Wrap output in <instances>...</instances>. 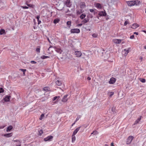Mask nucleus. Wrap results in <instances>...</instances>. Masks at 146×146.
I'll list each match as a JSON object with an SVG mask.
<instances>
[{
  "instance_id": "a19ab883",
  "label": "nucleus",
  "mask_w": 146,
  "mask_h": 146,
  "mask_svg": "<svg viewBox=\"0 0 146 146\" xmlns=\"http://www.w3.org/2000/svg\"><path fill=\"white\" fill-rule=\"evenodd\" d=\"M93 16L91 14H89V15L87 16V17L88 18H93Z\"/></svg>"
},
{
  "instance_id": "4c0bfd02",
  "label": "nucleus",
  "mask_w": 146,
  "mask_h": 146,
  "mask_svg": "<svg viewBox=\"0 0 146 146\" xmlns=\"http://www.w3.org/2000/svg\"><path fill=\"white\" fill-rule=\"evenodd\" d=\"M44 114H42L40 115V117L39 118V119L41 120L42 119L43 117H44Z\"/></svg>"
},
{
  "instance_id": "5fc2aeb1",
  "label": "nucleus",
  "mask_w": 146,
  "mask_h": 146,
  "mask_svg": "<svg viewBox=\"0 0 146 146\" xmlns=\"http://www.w3.org/2000/svg\"><path fill=\"white\" fill-rule=\"evenodd\" d=\"M76 121H75L74 123H73L72 124V126H73L74 124H75V123H76Z\"/></svg>"
},
{
  "instance_id": "6e6d98bb",
  "label": "nucleus",
  "mask_w": 146,
  "mask_h": 146,
  "mask_svg": "<svg viewBox=\"0 0 146 146\" xmlns=\"http://www.w3.org/2000/svg\"><path fill=\"white\" fill-rule=\"evenodd\" d=\"M87 79L88 80H91V78L90 77H88L87 78Z\"/></svg>"
},
{
  "instance_id": "a18cd8bd",
  "label": "nucleus",
  "mask_w": 146,
  "mask_h": 146,
  "mask_svg": "<svg viewBox=\"0 0 146 146\" xmlns=\"http://www.w3.org/2000/svg\"><path fill=\"white\" fill-rule=\"evenodd\" d=\"M4 89L2 88H0V93L3 92H4Z\"/></svg>"
},
{
  "instance_id": "f3484780",
  "label": "nucleus",
  "mask_w": 146,
  "mask_h": 146,
  "mask_svg": "<svg viewBox=\"0 0 146 146\" xmlns=\"http://www.w3.org/2000/svg\"><path fill=\"white\" fill-rule=\"evenodd\" d=\"M55 50L58 53H59L60 54H61L62 52H63L62 50L60 48H55Z\"/></svg>"
},
{
  "instance_id": "0e129e2a",
  "label": "nucleus",
  "mask_w": 146,
  "mask_h": 146,
  "mask_svg": "<svg viewBox=\"0 0 146 146\" xmlns=\"http://www.w3.org/2000/svg\"><path fill=\"white\" fill-rule=\"evenodd\" d=\"M113 108H112L111 109V110L112 111H113Z\"/></svg>"
},
{
  "instance_id": "ea45409f",
  "label": "nucleus",
  "mask_w": 146,
  "mask_h": 146,
  "mask_svg": "<svg viewBox=\"0 0 146 146\" xmlns=\"http://www.w3.org/2000/svg\"><path fill=\"white\" fill-rule=\"evenodd\" d=\"M38 132L40 135L43 133V131L42 129H40V130L38 131Z\"/></svg>"
},
{
  "instance_id": "58836bf2",
  "label": "nucleus",
  "mask_w": 146,
  "mask_h": 146,
  "mask_svg": "<svg viewBox=\"0 0 146 146\" xmlns=\"http://www.w3.org/2000/svg\"><path fill=\"white\" fill-rule=\"evenodd\" d=\"M92 36L93 37L96 38L97 37L98 35L94 33L92 35Z\"/></svg>"
},
{
  "instance_id": "b1692460",
  "label": "nucleus",
  "mask_w": 146,
  "mask_h": 146,
  "mask_svg": "<svg viewBox=\"0 0 146 146\" xmlns=\"http://www.w3.org/2000/svg\"><path fill=\"white\" fill-rule=\"evenodd\" d=\"M13 129V127L11 125L9 126L6 129L7 132H9L11 131Z\"/></svg>"
},
{
  "instance_id": "774afa93",
  "label": "nucleus",
  "mask_w": 146,
  "mask_h": 146,
  "mask_svg": "<svg viewBox=\"0 0 146 146\" xmlns=\"http://www.w3.org/2000/svg\"><path fill=\"white\" fill-rule=\"evenodd\" d=\"M145 13H146V9H145Z\"/></svg>"
},
{
  "instance_id": "72a5a7b5",
  "label": "nucleus",
  "mask_w": 146,
  "mask_h": 146,
  "mask_svg": "<svg viewBox=\"0 0 146 146\" xmlns=\"http://www.w3.org/2000/svg\"><path fill=\"white\" fill-rule=\"evenodd\" d=\"M5 30L3 29H1L0 30V35H2L4 33H5Z\"/></svg>"
},
{
  "instance_id": "de8ad7c7",
  "label": "nucleus",
  "mask_w": 146,
  "mask_h": 146,
  "mask_svg": "<svg viewBox=\"0 0 146 146\" xmlns=\"http://www.w3.org/2000/svg\"><path fill=\"white\" fill-rule=\"evenodd\" d=\"M31 62L32 64H35L36 63V61L33 60L31 61Z\"/></svg>"
},
{
  "instance_id": "aec40b11",
  "label": "nucleus",
  "mask_w": 146,
  "mask_h": 146,
  "mask_svg": "<svg viewBox=\"0 0 146 146\" xmlns=\"http://www.w3.org/2000/svg\"><path fill=\"white\" fill-rule=\"evenodd\" d=\"M80 127H79L77 128L73 132L72 134L73 135H75L79 131V130H80Z\"/></svg>"
},
{
  "instance_id": "c9c22d12",
  "label": "nucleus",
  "mask_w": 146,
  "mask_h": 146,
  "mask_svg": "<svg viewBox=\"0 0 146 146\" xmlns=\"http://www.w3.org/2000/svg\"><path fill=\"white\" fill-rule=\"evenodd\" d=\"M98 132L97 131H94L91 133V135L92 134H94V135H96L98 134Z\"/></svg>"
},
{
  "instance_id": "9d476101",
  "label": "nucleus",
  "mask_w": 146,
  "mask_h": 146,
  "mask_svg": "<svg viewBox=\"0 0 146 146\" xmlns=\"http://www.w3.org/2000/svg\"><path fill=\"white\" fill-rule=\"evenodd\" d=\"M13 142H17L16 144V146H21V141L19 140H13Z\"/></svg>"
},
{
  "instance_id": "7ed1b4c3",
  "label": "nucleus",
  "mask_w": 146,
  "mask_h": 146,
  "mask_svg": "<svg viewBox=\"0 0 146 146\" xmlns=\"http://www.w3.org/2000/svg\"><path fill=\"white\" fill-rule=\"evenodd\" d=\"M134 137L133 136H130L127 139L126 143L127 144H129L131 143L132 140L133 139Z\"/></svg>"
},
{
  "instance_id": "5701e85b",
  "label": "nucleus",
  "mask_w": 146,
  "mask_h": 146,
  "mask_svg": "<svg viewBox=\"0 0 146 146\" xmlns=\"http://www.w3.org/2000/svg\"><path fill=\"white\" fill-rule=\"evenodd\" d=\"M142 117V116H140V117L139 118H138L137 120H136L135 122L134 123V125H135L137 123H138L139 121H140Z\"/></svg>"
},
{
  "instance_id": "2f4dec72",
  "label": "nucleus",
  "mask_w": 146,
  "mask_h": 146,
  "mask_svg": "<svg viewBox=\"0 0 146 146\" xmlns=\"http://www.w3.org/2000/svg\"><path fill=\"white\" fill-rule=\"evenodd\" d=\"M41 58L42 59H44L46 58H50L49 56H42L41 57Z\"/></svg>"
},
{
  "instance_id": "338daca9",
  "label": "nucleus",
  "mask_w": 146,
  "mask_h": 146,
  "mask_svg": "<svg viewBox=\"0 0 146 146\" xmlns=\"http://www.w3.org/2000/svg\"><path fill=\"white\" fill-rule=\"evenodd\" d=\"M144 48L146 49V46H144Z\"/></svg>"
},
{
  "instance_id": "4468645a",
  "label": "nucleus",
  "mask_w": 146,
  "mask_h": 146,
  "mask_svg": "<svg viewBox=\"0 0 146 146\" xmlns=\"http://www.w3.org/2000/svg\"><path fill=\"white\" fill-rule=\"evenodd\" d=\"M67 96L68 95H64L62 100V101L64 102H67L68 100Z\"/></svg>"
},
{
  "instance_id": "864d4df0",
  "label": "nucleus",
  "mask_w": 146,
  "mask_h": 146,
  "mask_svg": "<svg viewBox=\"0 0 146 146\" xmlns=\"http://www.w3.org/2000/svg\"><path fill=\"white\" fill-rule=\"evenodd\" d=\"M39 18H40V17L39 16H37L36 17V18L37 19L38 21V20H39Z\"/></svg>"
},
{
  "instance_id": "c756f323",
  "label": "nucleus",
  "mask_w": 146,
  "mask_h": 146,
  "mask_svg": "<svg viewBox=\"0 0 146 146\" xmlns=\"http://www.w3.org/2000/svg\"><path fill=\"white\" fill-rule=\"evenodd\" d=\"M40 47L39 46H38L36 48V52L39 53L40 52Z\"/></svg>"
},
{
  "instance_id": "6e6552de",
  "label": "nucleus",
  "mask_w": 146,
  "mask_h": 146,
  "mask_svg": "<svg viewBox=\"0 0 146 146\" xmlns=\"http://www.w3.org/2000/svg\"><path fill=\"white\" fill-rule=\"evenodd\" d=\"M115 78L112 77L110 79V81H109V83L110 84H113L115 83Z\"/></svg>"
},
{
  "instance_id": "1a4fd4ad",
  "label": "nucleus",
  "mask_w": 146,
  "mask_h": 146,
  "mask_svg": "<svg viewBox=\"0 0 146 146\" xmlns=\"http://www.w3.org/2000/svg\"><path fill=\"white\" fill-rule=\"evenodd\" d=\"M75 54L76 57H80L82 55V53L80 51H76L75 52Z\"/></svg>"
},
{
  "instance_id": "0eeeda50",
  "label": "nucleus",
  "mask_w": 146,
  "mask_h": 146,
  "mask_svg": "<svg viewBox=\"0 0 146 146\" xmlns=\"http://www.w3.org/2000/svg\"><path fill=\"white\" fill-rule=\"evenodd\" d=\"M53 137L52 136L50 135L48 136L47 137L44 138V140L45 141H50L52 140V139H53Z\"/></svg>"
},
{
  "instance_id": "4be33fe9",
  "label": "nucleus",
  "mask_w": 146,
  "mask_h": 146,
  "mask_svg": "<svg viewBox=\"0 0 146 146\" xmlns=\"http://www.w3.org/2000/svg\"><path fill=\"white\" fill-rule=\"evenodd\" d=\"M82 12L83 11H82V10L81 9L77 10L76 12V14L77 15H79L81 14Z\"/></svg>"
},
{
  "instance_id": "052dcab7",
  "label": "nucleus",
  "mask_w": 146,
  "mask_h": 146,
  "mask_svg": "<svg viewBox=\"0 0 146 146\" xmlns=\"http://www.w3.org/2000/svg\"><path fill=\"white\" fill-rule=\"evenodd\" d=\"M47 40H48V41H49V42H50H50L49 39V38H47Z\"/></svg>"
},
{
  "instance_id": "9b49d317",
  "label": "nucleus",
  "mask_w": 146,
  "mask_h": 146,
  "mask_svg": "<svg viewBox=\"0 0 146 146\" xmlns=\"http://www.w3.org/2000/svg\"><path fill=\"white\" fill-rule=\"evenodd\" d=\"M113 42L116 44H119L121 41V40L119 39H115L113 40Z\"/></svg>"
},
{
  "instance_id": "bb28decb",
  "label": "nucleus",
  "mask_w": 146,
  "mask_h": 146,
  "mask_svg": "<svg viewBox=\"0 0 146 146\" xmlns=\"http://www.w3.org/2000/svg\"><path fill=\"white\" fill-rule=\"evenodd\" d=\"M56 84L58 86H60L62 84L61 81L59 80L56 81Z\"/></svg>"
},
{
  "instance_id": "8fccbe9b",
  "label": "nucleus",
  "mask_w": 146,
  "mask_h": 146,
  "mask_svg": "<svg viewBox=\"0 0 146 146\" xmlns=\"http://www.w3.org/2000/svg\"><path fill=\"white\" fill-rule=\"evenodd\" d=\"M134 35H132L130 37V38L131 39H133L134 38Z\"/></svg>"
},
{
  "instance_id": "37998d69",
  "label": "nucleus",
  "mask_w": 146,
  "mask_h": 146,
  "mask_svg": "<svg viewBox=\"0 0 146 146\" xmlns=\"http://www.w3.org/2000/svg\"><path fill=\"white\" fill-rule=\"evenodd\" d=\"M89 10L91 12H93L94 13V14H95V12L94 11V10H93V9H89Z\"/></svg>"
},
{
  "instance_id": "c03bdc74",
  "label": "nucleus",
  "mask_w": 146,
  "mask_h": 146,
  "mask_svg": "<svg viewBox=\"0 0 146 146\" xmlns=\"http://www.w3.org/2000/svg\"><path fill=\"white\" fill-rule=\"evenodd\" d=\"M21 7L23 9H27L29 8L28 7L26 6H21Z\"/></svg>"
},
{
  "instance_id": "f257e3e1",
  "label": "nucleus",
  "mask_w": 146,
  "mask_h": 146,
  "mask_svg": "<svg viewBox=\"0 0 146 146\" xmlns=\"http://www.w3.org/2000/svg\"><path fill=\"white\" fill-rule=\"evenodd\" d=\"M126 3L129 6H132L136 5H137L141 3L140 1H127Z\"/></svg>"
},
{
  "instance_id": "4d7b16f0",
  "label": "nucleus",
  "mask_w": 146,
  "mask_h": 146,
  "mask_svg": "<svg viewBox=\"0 0 146 146\" xmlns=\"http://www.w3.org/2000/svg\"><path fill=\"white\" fill-rule=\"evenodd\" d=\"M38 24H39L41 22L40 21H39V20H38Z\"/></svg>"
},
{
  "instance_id": "423d86ee",
  "label": "nucleus",
  "mask_w": 146,
  "mask_h": 146,
  "mask_svg": "<svg viewBox=\"0 0 146 146\" xmlns=\"http://www.w3.org/2000/svg\"><path fill=\"white\" fill-rule=\"evenodd\" d=\"M64 3L67 7H70L71 6L72 4L70 0H66L64 1Z\"/></svg>"
},
{
  "instance_id": "2eb2a0df",
  "label": "nucleus",
  "mask_w": 146,
  "mask_h": 146,
  "mask_svg": "<svg viewBox=\"0 0 146 146\" xmlns=\"http://www.w3.org/2000/svg\"><path fill=\"white\" fill-rule=\"evenodd\" d=\"M13 134L12 133H6L3 135V136L6 137H11Z\"/></svg>"
},
{
  "instance_id": "603ef678",
  "label": "nucleus",
  "mask_w": 146,
  "mask_h": 146,
  "mask_svg": "<svg viewBox=\"0 0 146 146\" xmlns=\"http://www.w3.org/2000/svg\"><path fill=\"white\" fill-rule=\"evenodd\" d=\"M134 34H136V35H138L139 34V33H138V32H135L133 33Z\"/></svg>"
},
{
  "instance_id": "dca6fc26",
  "label": "nucleus",
  "mask_w": 146,
  "mask_h": 146,
  "mask_svg": "<svg viewBox=\"0 0 146 146\" xmlns=\"http://www.w3.org/2000/svg\"><path fill=\"white\" fill-rule=\"evenodd\" d=\"M98 15L100 16H105L106 15V12L102 11H100Z\"/></svg>"
},
{
  "instance_id": "f8f14e48",
  "label": "nucleus",
  "mask_w": 146,
  "mask_h": 146,
  "mask_svg": "<svg viewBox=\"0 0 146 146\" xmlns=\"http://www.w3.org/2000/svg\"><path fill=\"white\" fill-rule=\"evenodd\" d=\"M11 96H7L3 98V100L5 102H9L10 101V98Z\"/></svg>"
},
{
  "instance_id": "e2e57ef3",
  "label": "nucleus",
  "mask_w": 146,
  "mask_h": 146,
  "mask_svg": "<svg viewBox=\"0 0 146 146\" xmlns=\"http://www.w3.org/2000/svg\"><path fill=\"white\" fill-rule=\"evenodd\" d=\"M4 127H0V129H3V128Z\"/></svg>"
},
{
  "instance_id": "cd10ccee",
  "label": "nucleus",
  "mask_w": 146,
  "mask_h": 146,
  "mask_svg": "<svg viewBox=\"0 0 146 146\" xmlns=\"http://www.w3.org/2000/svg\"><path fill=\"white\" fill-rule=\"evenodd\" d=\"M66 24L69 28H70L71 25V22L70 21H68L66 23Z\"/></svg>"
},
{
  "instance_id": "69168bd1",
  "label": "nucleus",
  "mask_w": 146,
  "mask_h": 146,
  "mask_svg": "<svg viewBox=\"0 0 146 146\" xmlns=\"http://www.w3.org/2000/svg\"><path fill=\"white\" fill-rule=\"evenodd\" d=\"M78 119L77 118H76V120L75 121H76V122Z\"/></svg>"
},
{
  "instance_id": "6ab92c4d",
  "label": "nucleus",
  "mask_w": 146,
  "mask_h": 146,
  "mask_svg": "<svg viewBox=\"0 0 146 146\" xmlns=\"http://www.w3.org/2000/svg\"><path fill=\"white\" fill-rule=\"evenodd\" d=\"M80 7L82 9L84 8L86 6L84 2H81L80 4Z\"/></svg>"
},
{
  "instance_id": "e433bc0d",
  "label": "nucleus",
  "mask_w": 146,
  "mask_h": 146,
  "mask_svg": "<svg viewBox=\"0 0 146 146\" xmlns=\"http://www.w3.org/2000/svg\"><path fill=\"white\" fill-rule=\"evenodd\" d=\"M140 80L142 83H145V80L144 79L140 78Z\"/></svg>"
},
{
  "instance_id": "f704fd0d",
  "label": "nucleus",
  "mask_w": 146,
  "mask_h": 146,
  "mask_svg": "<svg viewBox=\"0 0 146 146\" xmlns=\"http://www.w3.org/2000/svg\"><path fill=\"white\" fill-rule=\"evenodd\" d=\"M60 21V20L58 19H55L54 20L53 23L55 24H56L58 23Z\"/></svg>"
},
{
  "instance_id": "09e8293b",
  "label": "nucleus",
  "mask_w": 146,
  "mask_h": 146,
  "mask_svg": "<svg viewBox=\"0 0 146 146\" xmlns=\"http://www.w3.org/2000/svg\"><path fill=\"white\" fill-rule=\"evenodd\" d=\"M21 70L23 72L24 74L25 72L26 71V69H21Z\"/></svg>"
},
{
  "instance_id": "a211bd4d",
  "label": "nucleus",
  "mask_w": 146,
  "mask_h": 146,
  "mask_svg": "<svg viewBox=\"0 0 146 146\" xmlns=\"http://www.w3.org/2000/svg\"><path fill=\"white\" fill-rule=\"evenodd\" d=\"M89 20V19L88 18H85L83 21H82L81 22L83 24H84L85 23L88 22Z\"/></svg>"
},
{
  "instance_id": "13d9d810",
  "label": "nucleus",
  "mask_w": 146,
  "mask_h": 146,
  "mask_svg": "<svg viewBox=\"0 0 146 146\" xmlns=\"http://www.w3.org/2000/svg\"><path fill=\"white\" fill-rule=\"evenodd\" d=\"M142 31L143 32H144L145 33H146V31H145V30H142Z\"/></svg>"
},
{
  "instance_id": "412c9836",
  "label": "nucleus",
  "mask_w": 146,
  "mask_h": 146,
  "mask_svg": "<svg viewBox=\"0 0 146 146\" xmlns=\"http://www.w3.org/2000/svg\"><path fill=\"white\" fill-rule=\"evenodd\" d=\"M139 27V25L137 23H134L132 25V27H131L132 28L135 29L137 27Z\"/></svg>"
},
{
  "instance_id": "c85d7f7f",
  "label": "nucleus",
  "mask_w": 146,
  "mask_h": 146,
  "mask_svg": "<svg viewBox=\"0 0 146 146\" xmlns=\"http://www.w3.org/2000/svg\"><path fill=\"white\" fill-rule=\"evenodd\" d=\"M72 143H73L75 141V140H76V137L75 136V135H73L72 134Z\"/></svg>"
},
{
  "instance_id": "a878e982",
  "label": "nucleus",
  "mask_w": 146,
  "mask_h": 146,
  "mask_svg": "<svg viewBox=\"0 0 146 146\" xmlns=\"http://www.w3.org/2000/svg\"><path fill=\"white\" fill-rule=\"evenodd\" d=\"M50 88L48 87H44L43 89V90L44 91H45L46 92L49 91L50 90Z\"/></svg>"
},
{
  "instance_id": "393cba45",
  "label": "nucleus",
  "mask_w": 146,
  "mask_h": 146,
  "mask_svg": "<svg viewBox=\"0 0 146 146\" xmlns=\"http://www.w3.org/2000/svg\"><path fill=\"white\" fill-rule=\"evenodd\" d=\"M27 1H26V5L28 6V7H31L32 8H33L34 7V5H32V4H28L27 3Z\"/></svg>"
},
{
  "instance_id": "49530a36",
  "label": "nucleus",
  "mask_w": 146,
  "mask_h": 146,
  "mask_svg": "<svg viewBox=\"0 0 146 146\" xmlns=\"http://www.w3.org/2000/svg\"><path fill=\"white\" fill-rule=\"evenodd\" d=\"M128 24H129V22L127 21H125L124 25V26H126Z\"/></svg>"
},
{
  "instance_id": "20e7f679",
  "label": "nucleus",
  "mask_w": 146,
  "mask_h": 146,
  "mask_svg": "<svg viewBox=\"0 0 146 146\" xmlns=\"http://www.w3.org/2000/svg\"><path fill=\"white\" fill-rule=\"evenodd\" d=\"M80 31V30L78 29H73L70 30V33H78Z\"/></svg>"
},
{
  "instance_id": "680f3d73",
  "label": "nucleus",
  "mask_w": 146,
  "mask_h": 146,
  "mask_svg": "<svg viewBox=\"0 0 146 146\" xmlns=\"http://www.w3.org/2000/svg\"><path fill=\"white\" fill-rule=\"evenodd\" d=\"M143 59V58L142 57H140V60H142V59Z\"/></svg>"
},
{
  "instance_id": "f03ea898",
  "label": "nucleus",
  "mask_w": 146,
  "mask_h": 146,
  "mask_svg": "<svg viewBox=\"0 0 146 146\" xmlns=\"http://www.w3.org/2000/svg\"><path fill=\"white\" fill-rule=\"evenodd\" d=\"M101 51L102 52V56L103 57L104 60H106L110 57L109 53L108 52H106L104 49L101 50Z\"/></svg>"
},
{
  "instance_id": "79ce46f5",
  "label": "nucleus",
  "mask_w": 146,
  "mask_h": 146,
  "mask_svg": "<svg viewBox=\"0 0 146 146\" xmlns=\"http://www.w3.org/2000/svg\"><path fill=\"white\" fill-rule=\"evenodd\" d=\"M109 93H110V97H111V96L113 95L114 94V92H109Z\"/></svg>"
},
{
  "instance_id": "bf43d9fd",
  "label": "nucleus",
  "mask_w": 146,
  "mask_h": 146,
  "mask_svg": "<svg viewBox=\"0 0 146 146\" xmlns=\"http://www.w3.org/2000/svg\"><path fill=\"white\" fill-rule=\"evenodd\" d=\"M111 146H114V145H113V143H111Z\"/></svg>"
},
{
  "instance_id": "ddd939ff",
  "label": "nucleus",
  "mask_w": 146,
  "mask_h": 146,
  "mask_svg": "<svg viewBox=\"0 0 146 146\" xmlns=\"http://www.w3.org/2000/svg\"><path fill=\"white\" fill-rule=\"evenodd\" d=\"M94 5L95 7L101 9L102 8V6L100 3H96L94 4Z\"/></svg>"
},
{
  "instance_id": "7c9ffc66",
  "label": "nucleus",
  "mask_w": 146,
  "mask_h": 146,
  "mask_svg": "<svg viewBox=\"0 0 146 146\" xmlns=\"http://www.w3.org/2000/svg\"><path fill=\"white\" fill-rule=\"evenodd\" d=\"M86 15L84 14H82L80 16V18L81 19H84Z\"/></svg>"
},
{
  "instance_id": "3c124183",
  "label": "nucleus",
  "mask_w": 146,
  "mask_h": 146,
  "mask_svg": "<svg viewBox=\"0 0 146 146\" xmlns=\"http://www.w3.org/2000/svg\"><path fill=\"white\" fill-rule=\"evenodd\" d=\"M82 24H83L82 23H80V24H78V25H77V26H79V27H80V26H82Z\"/></svg>"
},
{
  "instance_id": "473e14b6",
  "label": "nucleus",
  "mask_w": 146,
  "mask_h": 146,
  "mask_svg": "<svg viewBox=\"0 0 146 146\" xmlns=\"http://www.w3.org/2000/svg\"><path fill=\"white\" fill-rule=\"evenodd\" d=\"M60 97L59 96H55L53 98L52 100H53V101H54L55 100H56V99H57V101H58V100L59 98H60Z\"/></svg>"
},
{
  "instance_id": "39448f33",
  "label": "nucleus",
  "mask_w": 146,
  "mask_h": 146,
  "mask_svg": "<svg viewBox=\"0 0 146 146\" xmlns=\"http://www.w3.org/2000/svg\"><path fill=\"white\" fill-rule=\"evenodd\" d=\"M130 49V48H128V49H125L124 50L122 51V53L123 54V53H124V55L125 56H126L127 55V54L129 52Z\"/></svg>"
}]
</instances>
